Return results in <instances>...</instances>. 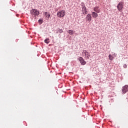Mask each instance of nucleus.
I'll return each instance as SVG.
<instances>
[{
	"mask_svg": "<svg viewBox=\"0 0 128 128\" xmlns=\"http://www.w3.org/2000/svg\"><path fill=\"white\" fill-rule=\"evenodd\" d=\"M85 56L87 60H89L90 58V52H87V54L85 55Z\"/></svg>",
	"mask_w": 128,
	"mask_h": 128,
	"instance_id": "9b49d317",
	"label": "nucleus"
},
{
	"mask_svg": "<svg viewBox=\"0 0 128 128\" xmlns=\"http://www.w3.org/2000/svg\"><path fill=\"white\" fill-rule=\"evenodd\" d=\"M117 8L119 12H122V10L124 8V2H120L117 5Z\"/></svg>",
	"mask_w": 128,
	"mask_h": 128,
	"instance_id": "7ed1b4c3",
	"label": "nucleus"
},
{
	"mask_svg": "<svg viewBox=\"0 0 128 128\" xmlns=\"http://www.w3.org/2000/svg\"><path fill=\"white\" fill-rule=\"evenodd\" d=\"M92 16L94 18H96L98 16V13L96 12H92Z\"/></svg>",
	"mask_w": 128,
	"mask_h": 128,
	"instance_id": "9d476101",
	"label": "nucleus"
},
{
	"mask_svg": "<svg viewBox=\"0 0 128 128\" xmlns=\"http://www.w3.org/2000/svg\"><path fill=\"white\" fill-rule=\"evenodd\" d=\"M108 58H109V59L110 60H114V56H112V54H109Z\"/></svg>",
	"mask_w": 128,
	"mask_h": 128,
	"instance_id": "2eb2a0df",
	"label": "nucleus"
},
{
	"mask_svg": "<svg viewBox=\"0 0 128 128\" xmlns=\"http://www.w3.org/2000/svg\"><path fill=\"white\" fill-rule=\"evenodd\" d=\"M82 12L83 14H88V11H86V7L84 5L82 6Z\"/></svg>",
	"mask_w": 128,
	"mask_h": 128,
	"instance_id": "423d86ee",
	"label": "nucleus"
},
{
	"mask_svg": "<svg viewBox=\"0 0 128 128\" xmlns=\"http://www.w3.org/2000/svg\"><path fill=\"white\" fill-rule=\"evenodd\" d=\"M86 20L88 22H90V20H92V15L90 14H88L86 18Z\"/></svg>",
	"mask_w": 128,
	"mask_h": 128,
	"instance_id": "1a4fd4ad",
	"label": "nucleus"
},
{
	"mask_svg": "<svg viewBox=\"0 0 128 128\" xmlns=\"http://www.w3.org/2000/svg\"><path fill=\"white\" fill-rule=\"evenodd\" d=\"M87 52H86V50H83L82 54H85L86 55L87 54Z\"/></svg>",
	"mask_w": 128,
	"mask_h": 128,
	"instance_id": "dca6fc26",
	"label": "nucleus"
},
{
	"mask_svg": "<svg viewBox=\"0 0 128 128\" xmlns=\"http://www.w3.org/2000/svg\"><path fill=\"white\" fill-rule=\"evenodd\" d=\"M56 16L58 18H64L66 16V11L64 10L58 11L57 12Z\"/></svg>",
	"mask_w": 128,
	"mask_h": 128,
	"instance_id": "f03ea898",
	"label": "nucleus"
},
{
	"mask_svg": "<svg viewBox=\"0 0 128 128\" xmlns=\"http://www.w3.org/2000/svg\"><path fill=\"white\" fill-rule=\"evenodd\" d=\"M64 31H62V29H58L57 32H56V34H62V32H63Z\"/></svg>",
	"mask_w": 128,
	"mask_h": 128,
	"instance_id": "f8f14e48",
	"label": "nucleus"
},
{
	"mask_svg": "<svg viewBox=\"0 0 128 128\" xmlns=\"http://www.w3.org/2000/svg\"><path fill=\"white\" fill-rule=\"evenodd\" d=\"M123 66L124 68H128V65H126V64H124Z\"/></svg>",
	"mask_w": 128,
	"mask_h": 128,
	"instance_id": "f3484780",
	"label": "nucleus"
},
{
	"mask_svg": "<svg viewBox=\"0 0 128 128\" xmlns=\"http://www.w3.org/2000/svg\"><path fill=\"white\" fill-rule=\"evenodd\" d=\"M43 14L45 16L46 20H49L50 18V14L48 12H44Z\"/></svg>",
	"mask_w": 128,
	"mask_h": 128,
	"instance_id": "0eeeda50",
	"label": "nucleus"
},
{
	"mask_svg": "<svg viewBox=\"0 0 128 128\" xmlns=\"http://www.w3.org/2000/svg\"><path fill=\"white\" fill-rule=\"evenodd\" d=\"M44 42L46 44H50V38H46L45 40H44Z\"/></svg>",
	"mask_w": 128,
	"mask_h": 128,
	"instance_id": "4468645a",
	"label": "nucleus"
},
{
	"mask_svg": "<svg viewBox=\"0 0 128 128\" xmlns=\"http://www.w3.org/2000/svg\"><path fill=\"white\" fill-rule=\"evenodd\" d=\"M94 10L97 14H100V8L98 6H96L94 8Z\"/></svg>",
	"mask_w": 128,
	"mask_h": 128,
	"instance_id": "6e6552de",
	"label": "nucleus"
},
{
	"mask_svg": "<svg viewBox=\"0 0 128 128\" xmlns=\"http://www.w3.org/2000/svg\"><path fill=\"white\" fill-rule=\"evenodd\" d=\"M128 92V86L125 85L124 86L122 87V94H126Z\"/></svg>",
	"mask_w": 128,
	"mask_h": 128,
	"instance_id": "20e7f679",
	"label": "nucleus"
},
{
	"mask_svg": "<svg viewBox=\"0 0 128 128\" xmlns=\"http://www.w3.org/2000/svg\"><path fill=\"white\" fill-rule=\"evenodd\" d=\"M68 34H70V36H72L74 34V31L72 30H68Z\"/></svg>",
	"mask_w": 128,
	"mask_h": 128,
	"instance_id": "ddd939ff",
	"label": "nucleus"
},
{
	"mask_svg": "<svg viewBox=\"0 0 128 128\" xmlns=\"http://www.w3.org/2000/svg\"><path fill=\"white\" fill-rule=\"evenodd\" d=\"M78 60L80 62V64H81L82 66H84L86 64V62L84 61V58L82 57H80L78 58Z\"/></svg>",
	"mask_w": 128,
	"mask_h": 128,
	"instance_id": "39448f33",
	"label": "nucleus"
},
{
	"mask_svg": "<svg viewBox=\"0 0 128 128\" xmlns=\"http://www.w3.org/2000/svg\"><path fill=\"white\" fill-rule=\"evenodd\" d=\"M30 14L33 18H36L40 14V11L36 9H32L30 10Z\"/></svg>",
	"mask_w": 128,
	"mask_h": 128,
	"instance_id": "f257e3e1",
	"label": "nucleus"
}]
</instances>
